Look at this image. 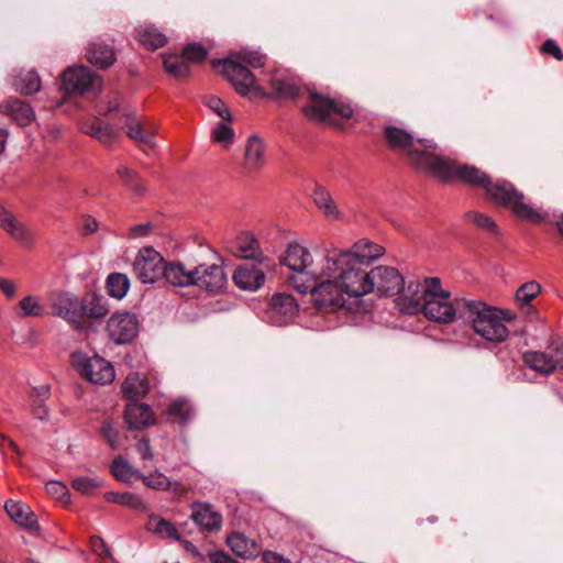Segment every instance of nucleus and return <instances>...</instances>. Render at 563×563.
I'll list each match as a JSON object with an SVG mask.
<instances>
[{
    "instance_id": "nucleus-1",
    "label": "nucleus",
    "mask_w": 563,
    "mask_h": 563,
    "mask_svg": "<svg viewBox=\"0 0 563 563\" xmlns=\"http://www.w3.org/2000/svg\"><path fill=\"white\" fill-rule=\"evenodd\" d=\"M384 136L388 147L401 154L417 170L429 173L442 181H462L479 187L488 200L510 209L521 220L540 223L545 219L540 209L526 202L525 195L511 183L504 179L492 181L485 172L475 166L438 155L433 142L427 139L415 140L409 132L397 126H387Z\"/></svg>"
},
{
    "instance_id": "nucleus-2",
    "label": "nucleus",
    "mask_w": 563,
    "mask_h": 563,
    "mask_svg": "<svg viewBox=\"0 0 563 563\" xmlns=\"http://www.w3.org/2000/svg\"><path fill=\"white\" fill-rule=\"evenodd\" d=\"M384 254V247L368 240H360L349 250L332 249L328 251L327 271L334 273L335 289L330 284L321 286L320 294L328 302H338L339 309L343 306L342 292L352 288L364 289L369 285L368 265L373 260Z\"/></svg>"
},
{
    "instance_id": "nucleus-3",
    "label": "nucleus",
    "mask_w": 563,
    "mask_h": 563,
    "mask_svg": "<svg viewBox=\"0 0 563 563\" xmlns=\"http://www.w3.org/2000/svg\"><path fill=\"white\" fill-rule=\"evenodd\" d=\"M328 251L324 256L314 263L311 252L298 242L286 245L279 257L280 265L290 271L288 283L300 294L310 292L314 306L324 312L339 310L338 302L323 300L320 294L323 284H330L335 289L334 273L327 271Z\"/></svg>"
},
{
    "instance_id": "nucleus-4",
    "label": "nucleus",
    "mask_w": 563,
    "mask_h": 563,
    "mask_svg": "<svg viewBox=\"0 0 563 563\" xmlns=\"http://www.w3.org/2000/svg\"><path fill=\"white\" fill-rule=\"evenodd\" d=\"M396 303L407 314L422 312L427 319L441 323L452 322L456 314L451 292L442 287L438 277L409 282Z\"/></svg>"
},
{
    "instance_id": "nucleus-5",
    "label": "nucleus",
    "mask_w": 563,
    "mask_h": 563,
    "mask_svg": "<svg viewBox=\"0 0 563 563\" xmlns=\"http://www.w3.org/2000/svg\"><path fill=\"white\" fill-rule=\"evenodd\" d=\"M367 274L369 283L367 287L357 289L351 286L342 292L343 306L341 309L366 312L368 309L363 301L366 295L376 290L380 295L391 296L400 290L404 292L406 289L404 277L395 267L380 265L372 268Z\"/></svg>"
},
{
    "instance_id": "nucleus-6",
    "label": "nucleus",
    "mask_w": 563,
    "mask_h": 563,
    "mask_svg": "<svg viewBox=\"0 0 563 563\" xmlns=\"http://www.w3.org/2000/svg\"><path fill=\"white\" fill-rule=\"evenodd\" d=\"M465 318L477 335L489 342H503L509 334L505 322L514 320L515 316L482 301H468L465 303Z\"/></svg>"
},
{
    "instance_id": "nucleus-7",
    "label": "nucleus",
    "mask_w": 563,
    "mask_h": 563,
    "mask_svg": "<svg viewBox=\"0 0 563 563\" xmlns=\"http://www.w3.org/2000/svg\"><path fill=\"white\" fill-rule=\"evenodd\" d=\"M302 113L310 121L336 129L352 125L353 110L349 104L316 92L309 93Z\"/></svg>"
},
{
    "instance_id": "nucleus-8",
    "label": "nucleus",
    "mask_w": 563,
    "mask_h": 563,
    "mask_svg": "<svg viewBox=\"0 0 563 563\" xmlns=\"http://www.w3.org/2000/svg\"><path fill=\"white\" fill-rule=\"evenodd\" d=\"M212 66L228 78L241 96L260 97L264 95L262 88L256 85L253 74L240 60H217L212 62Z\"/></svg>"
},
{
    "instance_id": "nucleus-9",
    "label": "nucleus",
    "mask_w": 563,
    "mask_h": 563,
    "mask_svg": "<svg viewBox=\"0 0 563 563\" xmlns=\"http://www.w3.org/2000/svg\"><path fill=\"white\" fill-rule=\"evenodd\" d=\"M102 87L100 76L85 66H73L62 75V90L66 95L96 96Z\"/></svg>"
},
{
    "instance_id": "nucleus-10",
    "label": "nucleus",
    "mask_w": 563,
    "mask_h": 563,
    "mask_svg": "<svg viewBox=\"0 0 563 563\" xmlns=\"http://www.w3.org/2000/svg\"><path fill=\"white\" fill-rule=\"evenodd\" d=\"M71 364L84 379L92 384L106 385L114 380V368L98 355L87 356L76 352L71 355Z\"/></svg>"
},
{
    "instance_id": "nucleus-11",
    "label": "nucleus",
    "mask_w": 563,
    "mask_h": 563,
    "mask_svg": "<svg viewBox=\"0 0 563 563\" xmlns=\"http://www.w3.org/2000/svg\"><path fill=\"white\" fill-rule=\"evenodd\" d=\"M52 313L63 318L70 323L74 329L84 331L88 328V323L82 319L81 300L77 296L57 291L51 295Z\"/></svg>"
},
{
    "instance_id": "nucleus-12",
    "label": "nucleus",
    "mask_w": 563,
    "mask_h": 563,
    "mask_svg": "<svg viewBox=\"0 0 563 563\" xmlns=\"http://www.w3.org/2000/svg\"><path fill=\"white\" fill-rule=\"evenodd\" d=\"M164 266V258L158 252L144 247L133 262V273L142 283H155L163 277Z\"/></svg>"
},
{
    "instance_id": "nucleus-13",
    "label": "nucleus",
    "mask_w": 563,
    "mask_h": 563,
    "mask_svg": "<svg viewBox=\"0 0 563 563\" xmlns=\"http://www.w3.org/2000/svg\"><path fill=\"white\" fill-rule=\"evenodd\" d=\"M106 330L114 343H129L139 333V320L131 312L113 313L107 321Z\"/></svg>"
},
{
    "instance_id": "nucleus-14",
    "label": "nucleus",
    "mask_w": 563,
    "mask_h": 563,
    "mask_svg": "<svg viewBox=\"0 0 563 563\" xmlns=\"http://www.w3.org/2000/svg\"><path fill=\"white\" fill-rule=\"evenodd\" d=\"M229 251L240 258L264 262L265 256L257 238L250 231L238 233L229 242Z\"/></svg>"
},
{
    "instance_id": "nucleus-15",
    "label": "nucleus",
    "mask_w": 563,
    "mask_h": 563,
    "mask_svg": "<svg viewBox=\"0 0 563 563\" xmlns=\"http://www.w3.org/2000/svg\"><path fill=\"white\" fill-rule=\"evenodd\" d=\"M298 312V305L291 295L278 292L269 300V318L276 324L290 322Z\"/></svg>"
},
{
    "instance_id": "nucleus-16",
    "label": "nucleus",
    "mask_w": 563,
    "mask_h": 563,
    "mask_svg": "<svg viewBox=\"0 0 563 563\" xmlns=\"http://www.w3.org/2000/svg\"><path fill=\"white\" fill-rule=\"evenodd\" d=\"M124 128L126 130V135L136 144L148 147L153 146L157 131L154 122L126 115Z\"/></svg>"
},
{
    "instance_id": "nucleus-17",
    "label": "nucleus",
    "mask_w": 563,
    "mask_h": 563,
    "mask_svg": "<svg viewBox=\"0 0 563 563\" xmlns=\"http://www.w3.org/2000/svg\"><path fill=\"white\" fill-rule=\"evenodd\" d=\"M196 272L195 285L210 292L221 291L227 284L224 272L219 265H199Z\"/></svg>"
},
{
    "instance_id": "nucleus-18",
    "label": "nucleus",
    "mask_w": 563,
    "mask_h": 563,
    "mask_svg": "<svg viewBox=\"0 0 563 563\" xmlns=\"http://www.w3.org/2000/svg\"><path fill=\"white\" fill-rule=\"evenodd\" d=\"M233 282L241 289L256 290L264 285L265 274L255 265L243 264L235 268Z\"/></svg>"
},
{
    "instance_id": "nucleus-19",
    "label": "nucleus",
    "mask_w": 563,
    "mask_h": 563,
    "mask_svg": "<svg viewBox=\"0 0 563 563\" xmlns=\"http://www.w3.org/2000/svg\"><path fill=\"white\" fill-rule=\"evenodd\" d=\"M125 421L130 428L141 430L154 424L155 417L152 409L144 404L131 402L126 406Z\"/></svg>"
},
{
    "instance_id": "nucleus-20",
    "label": "nucleus",
    "mask_w": 563,
    "mask_h": 563,
    "mask_svg": "<svg viewBox=\"0 0 563 563\" xmlns=\"http://www.w3.org/2000/svg\"><path fill=\"white\" fill-rule=\"evenodd\" d=\"M1 112L9 115L19 125H29L35 118L33 109L25 101L10 98L1 106Z\"/></svg>"
},
{
    "instance_id": "nucleus-21",
    "label": "nucleus",
    "mask_w": 563,
    "mask_h": 563,
    "mask_svg": "<svg viewBox=\"0 0 563 563\" xmlns=\"http://www.w3.org/2000/svg\"><path fill=\"white\" fill-rule=\"evenodd\" d=\"M196 267L187 268L183 263H170L164 266L163 277L174 286L195 285Z\"/></svg>"
},
{
    "instance_id": "nucleus-22",
    "label": "nucleus",
    "mask_w": 563,
    "mask_h": 563,
    "mask_svg": "<svg viewBox=\"0 0 563 563\" xmlns=\"http://www.w3.org/2000/svg\"><path fill=\"white\" fill-rule=\"evenodd\" d=\"M8 516L19 526L32 530L36 528V518L27 505L9 500L4 505Z\"/></svg>"
},
{
    "instance_id": "nucleus-23",
    "label": "nucleus",
    "mask_w": 563,
    "mask_h": 563,
    "mask_svg": "<svg viewBox=\"0 0 563 563\" xmlns=\"http://www.w3.org/2000/svg\"><path fill=\"white\" fill-rule=\"evenodd\" d=\"M191 519L205 530L219 529L222 522L221 515L206 504H197L194 506Z\"/></svg>"
},
{
    "instance_id": "nucleus-24",
    "label": "nucleus",
    "mask_w": 563,
    "mask_h": 563,
    "mask_svg": "<svg viewBox=\"0 0 563 563\" xmlns=\"http://www.w3.org/2000/svg\"><path fill=\"white\" fill-rule=\"evenodd\" d=\"M86 58L90 64L106 69L114 63L115 55L109 45L101 42H93L87 48Z\"/></svg>"
},
{
    "instance_id": "nucleus-25",
    "label": "nucleus",
    "mask_w": 563,
    "mask_h": 563,
    "mask_svg": "<svg viewBox=\"0 0 563 563\" xmlns=\"http://www.w3.org/2000/svg\"><path fill=\"white\" fill-rule=\"evenodd\" d=\"M14 311L20 318H42L47 313L41 297L32 294L20 299Z\"/></svg>"
},
{
    "instance_id": "nucleus-26",
    "label": "nucleus",
    "mask_w": 563,
    "mask_h": 563,
    "mask_svg": "<svg viewBox=\"0 0 563 563\" xmlns=\"http://www.w3.org/2000/svg\"><path fill=\"white\" fill-rule=\"evenodd\" d=\"M86 134L91 135L103 144H110L117 137L118 131L98 118H90L81 125Z\"/></svg>"
},
{
    "instance_id": "nucleus-27",
    "label": "nucleus",
    "mask_w": 563,
    "mask_h": 563,
    "mask_svg": "<svg viewBox=\"0 0 563 563\" xmlns=\"http://www.w3.org/2000/svg\"><path fill=\"white\" fill-rule=\"evenodd\" d=\"M227 544L238 556L243 559L255 558L258 547L254 540L246 538L243 533L233 532L227 538Z\"/></svg>"
},
{
    "instance_id": "nucleus-28",
    "label": "nucleus",
    "mask_w": 563,
    "mask_h": 563,
    "mask_svg": "<svg viewBox=\"0 0 563 563\" xmlns=\"http://www.w3.org/2000/svg\"><path fill=\"white\" fill-rule=\"evenodd\" d=\"M0 224L1 228L15 241L29 246L33 244V235L31 231L12 214L5 213L0 219Z\"/></svg>"
},
{
    "instance_id": "nucleus-29",
    "label": "nucleus",
    "mask_w": 563,
    "mask_h": 563,
    "mask_svg": "<svg viewBox=\"0 0 563 563\" xmlns=\"http://www.w3.org/2000/svg\"><path fill=\"white\" fill-rule=\"evenodd\" d=\"M122 393L126 399L133 400L144 397L150 390V382L139 373H131L122 383Z\"/></svg>"
},
{
    "instance_id": "nucleus-30",
    "label": "nucleus",
    "mask_w": 563,
    "mask_h": 563,
    "mask_svg": "<svg viewBox=\"0 0 563 563\" xmlns=\"http://www.w3.org/2000/svg\"><path fill=\"white\" fill-rule=\"evenodd\" d=\"M313 202L324 218L329 221H336L341 218V212L338 206L332 199L331 195L321 187H318L313 191Z\"/></svg>"
},
{
    "instance_id": "nucleus-31",
    "label": "nucleus",
    "mask_w": 563,
    "mask_h": 563,
    "mask_svg": "<svg viewBox=\"0 0 563 563\" xmlns=\"http://www.w3.org/2000/svg\"><path fill=\"white\" fill-rule=\"evenodd\" d=\"M245 165L250 170L260 169L265 162V147L257 136L247 140L245 146Z\"/></svg>"
},
{
    "instance_id": "nucleus-32",
    "label": "nucleus",
    "mask_w": 563,
    "mask_h": 563,
    "mask_svg": "<svg viewBox=\"0 0 563 563\" xmlns=\"http://www.w3.org/2000/svg\"><path fill=\"white\" fill-rule=\"evenodd\" d=\"M527 366L541 374H550L555 371L554 363L548 352H527L523 354Z\"/></svg>"
},
{
    "instance_id": "nucleus-33",
    "label": "nucleus",
    "mask_w": 563,
    "mask_h": 563,
    "mask_svg": "<svg viewBox=\"0 0 563 563\" xmlns=\"http://www.w3.org/2000/svg\"><path fill=\"white\" fill-rule=\"evenodd\" d=\"M137 38L141 45L146 49H157L167 43L166 36L156 27L146 25L137 30Z\"/></svg>"
},
{
    "instance_id": "nucleus-34",
    "label": "nucleus",
    "mask_w": 563,
    "mask_h": 563,
    "mask_svg": "<svg viewBox=\"0 0 563 563\" xmlns=\"http://www.w3.org/2000/svg\"><path fill=\"white\" fill-rule=\"evenodd\" d=\"M271 87L273 92L282 98H294L298 92V87L295 81L282 73H275L272 76Z\"/></svg>"
},
{
    "instance_id": "nucleus-35",
    "label": "nucleus",
    "mask_w": 563,
    "mask_h": 563,
    "mask_svg": "<svg viewBox=\"0 0 563 563\" xmlns=\"http://www.w3.org/2000/svg\"><path fill=\"white\" fill-rule=\"evenodd\" d=\"M14 87L23 95H32L40 90L41 78L35 70H22L15 77Z\"/></svg>"
},
{
    "instance_id": "nucleus-36",
    "label": "nucleus",
    "mask_w": 563,
    "mask_h": 563,
    "mask_svg": "<svg viewBox=\"0 0 563 563\" xmlns=\"http://www.w3.org/2000/svg\"><path fill=\"white\" fill-rule=\"evenodd\" d=\"M81 300L82 307V319H100L108 313V307L106 302L97 296H86Z\"/></svg>"
},
{
    "instance_id": "nucleus-37",
    "label": "nucleus",
    "mask_w": 563,
    "mask_h": 563,
    "mask_svg": "<svg viewBox=\"0 0 563 563\" xmlns=\"http://www.w3.org/2000/svg\"><path fill=\"white\" fill-rule=\"evenodd\" d=\"M165 70L177 79L185 78L189 75V63L185 58L184 52L181 55H166L164 56Z\"/></svg>"
},
{
    "instance_id": "nucleus-38",
    "label": "nucleus",
    "mask_w": 563,
    "mask_h": 563,
    "mask_svg": "<svg viewBox=\"0 0 563 563\" xmlns=\"http://www.w3.org/2000/svg\"><path fill=\"white\" fill-rule=\"evenodd\" d=\"M191 415L192 407L185 399H175L167 408L168 419L179 424H185L191 418Z\"/></svg>"
},
{
    "instance_id": "nucleus-39",
    "label": "nucleus",
    "mask_w": 563,
    "mask_h": 563,
    "mask_svg": "<svg viewBox=\"0 0 563 563\" xmlns=\"http://www.w3.org/2000/svg\"><path fill=\"white\" fill-rule=\"evenodd\" d=\"M146 529L163 538L179 539V533L175 526L158 516H150Z\"/></svg>"
},
{
    "instance_id": "nucleus-40",
    "label": "nucleus",
    "mask_w": 563,
    "mask_h": 563,
    "mask_svg": "<svg viewBox=\"0 0 563 563\" xmlns=\"http://www.w3.org/2000/svg\"><path fill=\"white\" fill-rule=\"evenodd\" d=\"M130 288V280L125 274L112 273L107 278L108 294L115 298L122 299Z\"/></svg>"
},
{
    "instance_id": "nucleus-41",
    "label": "nucleus",
    "mask_w": 563,
    "mask_h": 563,
    "mask_svg": "<svg viewBox=\"0 0 563 563\" xmlns=\"http://www.w3.org/2000/svg\"><path fill=\"white\" fill-rule=\"evenodd\" d=\"M112 475L121 482H130L132 478H140V473L134 470L122 456H117L111 464Z\"/></svg>"
},
{
    "instance_id": "nucleus-42",
    "label": "nucleus",
    "mask_w": 563,
    "mask_h": 563,
    "mask_svg": "<svg viewBox=\"0 0 563 563\" xmlns=\"http://www.w3.org/2000/svg\"><path fill=\"white\" fill-rule=\"evenodd\" d=\"M104 500L108 503H114L122 506H126L132 509H143L144 504L142 499L132 493H115L108 492L103 496Z\"/></svg>"
},
{
    "instance_id": "nucleus-43",
    "label": "nucleus",
    "mask_w": 563,
    "mask_h": 563,
    "mask_svg": "<svg viewBox=\"0 0 563 563\" xmlns=\"http://www.w3.org/2000/svg\"><path fill=\"white\" fill-rule=\"evenodd\" d=\"M464 219L467 223L478 229L486 230L490 233L497 232V224L488 214L472 210L465 213Z\"/></svg>"
},
{
    "instance_id": "nucleus-44",
    "label": "nucleus",
    "mask_w": 563,
    "mask_h": 563,
    "mask_svg": "<svg viewBox=\"0 0 563 563\" xmlns=\"http://www.w3.org/2000/svg\"><path fill=\"white\" fill-rule=\"evenodd\" d=\"M119 178L134 192L141 194L144 191L145 186L134 170L126 166H120L117 169Z\"/></svg>"
},
{
    "instance_id": "nucleus-45",
    "label": "nucleus",
    "mask_w": 563,
    "mask_h": 563,
    "mask_svg": "<svg viewBox=\"0 0 563 563\" xmlns=\"http://www.w3.org/2000/svg\"><path fill=\"white\" fill-rule=\"evenodd\" d=\"M541 292V285L536 280H530L521 285L516 291V300L522 305H528Z\"/></svg>"
},
{
    "instance_id": "nucleus-46",
    "label": "nucleus",
    "mask_w": 563,
    "mask_h": 563,
    "mask_svg": "<svg viewBox=\"0 0 563 563\" xmlns=\"http://www.w3.org/2000/svg\"><path fill=\"white\" fill-rule=\"evenodd\" d=\"M143 483L152 489L166 490L170 486V481L161 472H154L150 475H140Z\"/></svg>"
},
{
    "instance_id": "nucleus-47",
    "label": "nucleus",
    "mask_w": 563,
    "mask_h": 563,
    "mask_svg": "<svg viewBox=\"0 0 563 563\" xmlns=\"http://www.w3.org/2000/svg\"><path fill=\"white\" fill-rule=\"evenodd\" d=\"M71 487L80 494L90 495L100 487V484L95 478L80 476L73 479Z\"/></svg>"
},
{
    "instance_id": "nucleus-48",
    "label": "nucleus",
    "mask_w": 563,
    "mask_h": 563,
    "mask_svg": "<svg viewBox=\"0 0 563 563\" xmlns=\"http://www.w3.org/2000/svg\"><path fill=\"white\" fill-rule=\"evenodd\" d=\"M229 59L240 60L242 65H244L245 67L251 66L254 68L263 67L265 64L264 56L256 52L239 53L236 55L231 56Z\"/></svg>"
},
{
    "instance_id": "nucleus-49",
    "label": "nucleus",
    "mask_w": 563,
    "mask_h": 563,
    "mask_svg": "<svg viewBox=\"0 0 563 563\" xmlns=\"http://www.w3.org/2000/svg\"><path fill=\"white\" fill-rule=\"evenodd\" d=\"M206 104L212 110L218 117L225 121L231 120V113L225 103L216 96H210L206 99Z\"/></svg>"
},
{
    "instance_id": "nucleus-50",
    "label": "nucleus",
    "mask_w": 563,
    "mask_h": 563,
    "mask_svg": "<svg viewBox=\"0 0 563 563\" xmlns=\"http://www.w3.org/2000/svg\"><path fill=\"white\" fill-rule=\"evenodd\" d=\"M184 55L185 58L188 60V63H200L202 62L207 56V49L201 46L200 44H189L184 48Z\"/></svg>"
},
{
    "instance_id": "nucleus-51",
    "label": "nucleus",
    "mask_w": 563,
    "mask_h": 563,
    "mask_svg": "<svg viewBox=\"0 0 563 563\" xmlns=\"http://www.w3.org/2000/svg\"><path fill=\"white\" fill-rule=\"evenodd\" d=\"M234 133L227 123H219L212 131V139L217 143L228 144L233 140Z\"/></svg>"
},
{
    "instance_id": "nucleus-52",
    "label": "nucleus",
    "mask_w": 563,
    "mask_h": 563,
    "mask_svg": "<svg viewBox=\"0 0 563 563\" xmlns=\"http://www.w3.org/2000/svg\"><path fill=\"white\" fill-rule=\"evenodd\" d=\"M18 282L0 276V292L7 300H14L18 296Z\"/></svg>"
},
{
    "instance_id": "nucleus-53",
    "label": "nucleus",
    "mask_w": 563,
    "mask_h": 563,
    "mask_svg": "<svg viewBox=\"0 0 563 563\" xmlns=\"http://www.w3.org/2000/svg\"><path fill=\"white\" fill-rule=\"evenodd\" d=\"M548 354L551 355L555 369L563 367V341L561 339L552 340Z\"/></svg>"
},
{
    "instance_id": "nucleus-54",
    "label": "nucleus",
    "mask_w": 563,
    "mask_h": 563,
    "mask_svg": "<svg viewBox=\"0 0 563 563\" xmlns=\"http://www.w3.org/2000/svg\"><path fill=\"white\" fill-rule=\"evenodd\" d=\"M46 493L57 500L68 497V488L60 482H48L45 486Z\"/></svg>"
},
{
    "instance_id": "nucleus-55",
    "label": "nucleus",
    "mask_w": 563,
    "mask_h": 563,
    "mask_svg": "<svg viewBox=\"0 0 563 563\" xmlns=\"http://www.w3.org/2000/svg\"><path fill=\"white\" fill-rule=\"evenodd\" d=\"M136 450L139 454L142 456L143 461H152L154 457V453L151 449L150 441L146 438H142L137 444Z\"/></svg>"
},
{
    "instance_id": "nucleus-56",
    "label": "nucleus",
    "mask_w": 563,
    "mask_h": 563,
    "mask_svg": "<svg viewBox=\"0 0 563 563\" xmlns=\"http://www.w3.org/2000/svg\"><path fill=\"white\" fill-rule=\"evenodd\" d=\"M91 550L99 556H109V549L107 548L104 541L100 537H91L90 539Z\"/></svg>"
},
{
    "instance_id": "nucleus-57",
    "label": "nucleus",
    "mask_w": 563,
    "mask_h": 563,
    "mask_svg": "<svg viewBox=\"0 0 563 563\" xmlns=\"http://www.w3.org/2000/svg\"><path fill=\"white\" fill-rule=\"evenodd\" d=\"M544 54L552 55L556 60L563 59V53L553 40H547L542 45Z\"/></svg>"
},
{
    "instance_id": "nucleus-58",
    "label": "nucleus",
    "mask_w": 563,
    "mask_h": 563,
    "mask_svg": "<svg viewBox=\"0 0 563 563\" xmlns=\"http://www.w3.org/2000/svg\"><path fill=\"white\" fill-rule=\"evenodd\" d=\"M98 222L90 216H86L81 219L80 232L82 235H89L97 231Z\"/></svg>"
},
{
    "instance_id": "nucleus-59",
    "label": "nucleus",
    "mask_w": 563,
    "mask_h": 563,
    "mask_svg": "<svg viewBox=\"0 0 563 563\" xmlns=\"http://www.w3.org/2000/svg\"><path fill=\"white\" fill-rule=\"evenodd\" d=\"M51 395V388L48 385H41L37 387H34L30 394L31 400H40L45 401L49 398Z\"/></svg>"
},
{
    "instance_id": "nucleus-60",
    "label": "nucleus",
    "mask_w": 563,
    "mask_h": 563,
    "mask_svg": "<svg viewBox=\"0 0 563 563\" xmlns=\"http://www.w3.org/2000/svg\"><path fill=\"white\" fill-rule=\"evenodd\" d=\"M101 432L106 438L107 442L109 443V445L111 446V449H117L118 435L117 432L112 429V427L106 423L102 426Z\"/></svg>"
},
{
    "instance_id": "nucleus-61",
    "label": "nucleus",
    "mask_w": 563,
    "mask_h": 563,
    "mask_svg": "<svg viewBox=\"0 0 563 563\" xmlns=\"http://www.w3.org/2000/svg\"><path fill=\"white\" fill-rule=\"evenodd\" d=\"M31 408H32V413L37 419H44L47 416V409L44 406V401H40V400H35V399L31 400Z\"/></svg>"
},
{
    "instance_id": "nucleus-62",
    "label": "nucleus",
    "mask_w": 563,
    "mask_h": 563,
    "mask_svg": "<svg viewBox=\"0 0 563 563\" xmlns=\"http://www.w3.org/2000/svg\"><path fill=\"white\" fill-rule=\"evenodd\" d=\"M263 560L265 563H291L288 559H285L282 555L272 551L264 552Z\"/></svg>"
},
{
    "instance_id": "nucleus-63",
    "label": "nucleus",
    "mask_w": 563,
    "mask_h": 563,
    "mask_svg": "<svg viewBox=\"0 0 563 563\" xmlns=\"http://www.w3.org/2000/svg\"><path fill=\"white\" fill-rule=\"evenodd\" d=\"M211 560L214 563H238V561H235L229 554L222 551L211 554Z\"/></svg>"
},
{
    "instance_id": "nucleus-64",
    "label": "nucleus",
    "mask_w": 563,
    "mask_h": 563,
    "mask_svg": "<svg viewBox=\"0 0 563 563\" xmlns=\"http://www.w3.org/2000/svg\"><path fill=\"white\" fill-rule=\"evenodd\" d=\"M167 489H170L173 495L178 498L185 497L187 495V488L178 482H170V486Z\"/></svg>"
}]
</instances>
